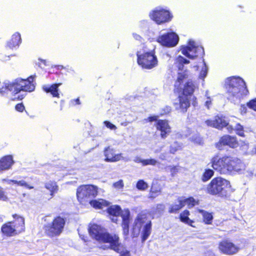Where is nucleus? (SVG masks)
<instances>
[{"label":"nucleus","mask_w":256,"mask_h":256,"mask_svg":"<svg viewBox=\"0 0 256 256\" xmlns=\"http://www.w3.org/2000/svg\"><path fill=\"white\" fill-rule=\"evenodd\" d=\"M132 36L135 40L139 42H142L144 40L143 38L140 34L135 32L132 33Z\"/></svg>","instance_id":"nucleus-47"},{"label":"nucleus","mask_w":256,"mask_h":256,"mask_svg":"<svg viewBox=\"0 0 256 256\" xmlns=\"http://www.w3.org/2000/svg\"><path fill=\"white\" fill-rule=\"evenodd\" d=\"M204 105L208 108H210L212 106V98L210 96H207Z\"/></svg>","instance_id":"nucleus-46"},{"label":"nucleus","mask_w":256,"mask_h":256,"mask_svg":"<svg viewBox=\"0 0 256 256\" xmlns=\"http://www.w3.org/2000/svg\"><path fill=\"white\" fill-rule=\"evenodd\" d=\"M150 18L158 24H161L170 21L172 16L164 9L157 8L150 14Z\"/></svg>","instance_id":"nucleus-15"},{"label":"nucleus","mask_w":256,"mask_h":256,"mask_svg":"<svg viewBox=\"0 0 256 256\" xmlns=\"http://www.w3.org/2000/svg\"><path fill=\"white\" fill-rule=\"evenodd\" d=\"M182 201L184 202V206L186 205H188L189 208L194 206L196 203L195 200L192 198H190L187 199L182 198Z\"/></svg>","instance_id":"nucleus-38"},{"label":"nucleus","mask_w":256,"mask_h":256,"mask_svg":"<svg viewBox=\"0 0 256 256\" xmlns=\"http://www.w3.org/2000/svg\"><path fill=\"white\" fill-rule=\"evenodd\" d=\"M214 172L213 170L206 169L202 177V180L204 182L208 180L214 176Z\"/></svg>","instance_id":"nucleus-33"},{"label":"nucleus","mask_w":256,"mask_h":256,"mask_svg":"<svg viewBox=\"0 0 256 256\" xmlns=\"http://www.w3.org/2000/svg\"><path fill=\"white\" fill-rule=\"evenodd\" d=\"M16 110L18 112H22L24 110V106L22 104H18L16 106Z\"/></svg>","instance_id":"nucleus-50"},{"label":"nucleus","mask_w":256,"mask_h":256,"mask_svg":"<svg viewBox=\"0 0 256 256\" xmlns=\"http://www.w3.org/2000/svg\"><path fill=\"white\" fill-rule=\"evenodd\" d=\"M247 106L250 108L256 111V98L250 100L247 103Z\"/></svg>","instance_id":"nucleus-42"},{"label":"nucleus","mask_w":256,"mask_h":256,"mask_svg":"<svg viewBox=\"0 0 256 256\" xmlns=\"http://www.w3.org/2000/svg\"><path fill=\"white\" fill-rule=\"evenodd\" d=\"M180 50L184 55L192 60L202 58L204 54V48L192 40H190L188 45L182 46Z\"/></svg>","instance_id":"nucleus-11"},{"label":"nucleus","mask_w":256,"mask_h":256,"mask_svg":"<svg viewBox=\"0 0 256 256\" xmlns=\"http://www.w3.org/2000/svg\"><path fill=\"white\" fill-rule=\"evenodd\" d=\"M215 256L213 254L210 253V254H209L208 256Z\"/></svg>","instance_id":"nucleus-61"},{"label":"nucleus","mask_w":256,"mask_h":256,"mask_svg":"<svg viewBox=\"0 0 256 256\" xmlns=\"http://www.w3.org/2000/svg\"><path fill=\"white\" fill-rule=\"evenodd\" d=\"M136 188L141 190H144L148 188V185L143 180H139L136 184Z\"/></svg>","instance_id":"nucleus-39"},{"label":"nucleus","mask_w":256,"mask_h":256,"mask_svg":"<svg viewBox=\"0 0 256 256\" xmlns=\"http://www.w3.org/2000/svg\"><path fill=\"white\" fill-rule=\"evenodd\" d=\"M57 68H58V70H62V69H63V68H64V67L63 66H62V65H58L57 66Z\"/></svg>","instance_id":"nucleus-57"},{"label":"nucleus","mask_w":256,"mask_h":256,"mask_svg":"<svg viewBox=\"0 0 256 256\" xmlns=\"http://www.w3.org/2000/svg\"><path fill=\"white\" fill-rule=\"evenodd\" d=\"M166 109H167V112H170V107H167V108H166Z\"/></svg>","instance_id":"nucleus-60"},{"label":"nucleus","mask_w":256,"mask_h":256,"mask_svg":"<svg viewBox=\"0 0 256 256\" xmlns=\"http://www.w3.org/2000/svg\"><path fill=\"white\" fill-rule=\"evenodd\" d=\"M178 204H172L170 206L168 210V212L170 213H176L184 206V204L182 198H178Z\"/></svg>","instance_id":"nucleus-29"},{"label":"nucleus","mask_w":256,"mask_h":256,"mask_svg":"<svg viewBox=\"0 0 256 256\" xmlns=\"http://www.w3.org/2000/svg\"><path fill=\"white\" fill-rule=\"evenodd\" d=\"M220 145L228 146L231 148H234L238 146V143L236 136L226 135L220 138L218 144H217L219 149H221Z\"/></svg>","instance_id":"nucleus-17"},{"label":"nucleus","mask_w":256,"mask_h":256,"mask_svg":"<svg viewBox=\"0 0 256 256\" xmlns=\"http://www.w3.org/2000/svg\"><path fill=\"white\" fill-rule=\"evenodd\" d=\"M2 231L3 234L8 236H13L18 234L12 226V223L10 222L3 225L2 228Z\"/></svg>","instance_id":"nucleus-27"},{"label":"nucleus","mask_w":256,"mask_h":256,"mask_svg":"<svg viewBox=\"0 0 256 256\" xmlns=\"http://www.w3.org/2000/svg\"><path fill=\"white\" fill-rule=\"evenodd\" d=\"M134 162L136 163H142L143 165V161L144 160L142 159L139 156H136L134 159Z\"/></svg>","instance_id":"nucleus-52"},{"label":"nucleus","mask_w":256,"mask_h":256,"mask_svg":"<svg viewBox=\"0 0 256 256\" xmlns=\"http://www.w3.org/2000/svg\"><path fill=\"white\" fill-rule=\"evenodd\" d=\"M240 110L242 114H246V107L244 105L241 106Z\"/></svg>","instance_id":"nucleus-53"},{"label":"nucleus","mask_w":256,"mask_h":256,"mask_svg":"<svg viewBox=\"0 0 256 256\" xmlns=\"http://www.w3.org/2000/svg\"><path fill=\"white\" fill-rule=\"evenodd\" d=\"M192 141L198 144H200L202 142V138L198 135H196L190 138Z\"/></svg>","instance_id":"nucleus-43"},{"label":"nucleus","mask_w":256,"mask_h":256,"mask_svg":"<svg viewBox=\"0 0 256 256\" xmlns=\"http://www.w3.org/2000/svg\"><path fill=\"white\" fill-rule=\"evenodd\" d=\"M228 98L234 104H238L246 96L248 91L245 82L239 76H233L226 80Z\"/></svg>","instance_id":"nucleus-4"},{"label":"nucleus","mask_w":256,"mask_h":256,"mask_svg":"<svg viewBox=\"0 0 256 256\" xmlns=\"http://www.w3.org/2000/svg\"><path fill=\"white\" fill-rule=\"evenodd\" d=\"M219 250L226 255H234L239 251V248L228 240H224L219 243Z\"/></svg>","instance_id":"nucleus-16"},{"label":"nucleus","mask_w":256,"mask_h":256,"mask_svg":"<svg viewBox=\"0 0 256 256\" xmlns=\"http://www.w3.org/2000/svg\"><path fill=\"white\" fill-rule=\"evenodd\" d=\"M90 236L100 243L106 244L100 248L104 250L109 248L110 244H112L117 239L118 236L110 234L106 230L100 225L90 224L88 228Z\"/></svg>","instance_id":"nucleus-6"},{"label":"nucleus","mask_w":256,"mask_h":256,"mask_svg":"<svg viewBox=\"0 0 256 256\" xmlns=\"http://www.w3.org/2000/svg\"><path fill=\"white\" fill-rule=\"evenodd\" d=\"M104 124L108 128L112 130H115L116 129V126L108 121H104Z\"/></svg>","instance_id":"nucleus-44"},{"label":"nucleus","mask_w":256,"mask_h":256,"mask_svg":"<svg viewBox=\"0 0 256 256\" xmlns=\"http://www.w3.org/2000/svg\"><path fill=\"white\" fill-rule=\"evenodd\" d=\"M190 215V212L188 210H185L182 212L180 216V221L186 224L192 226H194L192 224L194 222L193 220L190 219L188 216Z\"/></svg>","instance_id":"nucleus-30"},{"label":"nucleus","mask_w":256,"mask_h":256,"mask_svg":"<svg viewBox=\"0 0 256 256\" xmlns=\"http://www.w3.org/2000/svg\"><path fill=\"white\" fill-rule=\"evenodd\" d=\"M109 248L120 254V256H130V252L119 242L118 236L116 241L110 244Z\"/></svg>","instance_id":"nucleus-20"},{"label":"nucleus","mask_w":256,"mask_h":256,"mask_svg":"<svg viewBox=\"0 0 256 256\" xmlns=\"http://www.w3.org/2000/svg\"><path fill=\"white\" fill-rule=\"evenodd\" d=\"M98 194V189L92 185H84L78 187L77 189L76 196L78 200L83 204L89 203L96 208L102 209L108 206L110 203L103 200H92Z\"/></svg>","instance_id":"nucleus-5"},{"label":"nucleus","mask_w":256,"mask_h":256,"mask_svg":"<svg viewBox=\"0 0 256 256\" xmlns=\"http://www.w3.org/2000/svg\"><path fill=\"white\" fill-rule=\"evenodd\" d=\"M105 161L107 162H116L120 160L122 158L121 154H116L114 149L108 146L104 150Z\"/></svg>","instance_id":"nucleus-19"},{"label":"nucleus","mask_w":256,"mask_h":256,"mask_svg":"<svg viewBox=\"0 0 256 256\" xmlns=\"http://www.w3.org/2000/svg\"><path fill=\"white\" fill-rule=\"evenodd\" d=\"M157 163H158V162L155 159H153V158L146 159V160H144L143 166H148V165L156 166Z\"/></svg>","instance_id":"nucleus-40"},{"label":"nucleus","mask_w":256,"mask_h":256,"mask_svg":"<svg viewBox=\"0 0 256 256\" xmlns=\"http://www.w3.org/2000/svg\"><path fill=\"white\" fill-rule=\"evenodd\" d=\"M256 154V146H253L251 148L248 152H247V155L254 156Z\"/></svg>","instance_id":"nucleus-48"},{"label":"nucleus","mask_w":256,"mask_h":256,"mask_svg":"<svg viewBox=\"0 0 256 256\" xmlns=\"http://www.w3.org/2000/svg\"><path fill=\"white\" fill-rule=\"evenodd\" d=\"M182 168L179 166H168V169L171 172L172 176H174L178 172H180Z\"/></svg>","instance_id":"nucleus-37"},{"label":"nucleus","mask_w":256,"mask_h":256,"mask_svg":"<svg viewBox=\"0 0 256 256\" xmlns=\"http://www.w3.org/2000/svg\"><path fill=\"white\" fill-rule=\"evenodd\" d=\"M212 166L221 174H242L246 170L245 164L239 158L224 156H214L211 160Z\"/></svg>","instance_id":"nucleus-3"},{"label":"nucleus","mask_w":256,"mask_h":256,"mask_svg":"<svg viewBox=\"0 0 256 256\" xmlns=\"http://www.w3.org/2000/svg\"><path fill=\"white\" fill-rule=\"evenodd\" d=\"M164 206L162 204H158L156 208V212H158V216L160 215L164 210Z\"/></svg>","instance_id":"nucleus-49"},{"label":"nucleus","mask_w":256,"mask_h":256,"mask_svg":"<svg viewBox=\"0 0 256 256\" xmlns=\"http://www.w3.org/2000/svg\"><path fill=\"white\" fill-rule=\"evenodd\" d=\"M7 196L5 194L3 190V188L0 186V200H6Z\"/></svg>","instance_id":"nucleus-45"},{"label":"nucleus","mask_w":256,"mask_h":256,"mask_svg":"<svg viewBox=\"0 0 256 256\" xmlns=\"http://www.w3.org/2000/svg\"><path fill=\"white\" fill-rule=\"evenodd\" d=\"M160 192V188H156L154 186H152L150 192L149 194V198H154L158 196Z\"/></svg>","instance_id":"nucleus-35"},{"label":"nucleus","mask_w":256,"mask_h":256,"mask_svg":"<svg viewBox=\"0 0 256 256\" xmlns=\"http://www.w3.org/2000/svg\"><path fill=\"white\" fill-rule=\"evenodd\" d=\"M38 60L41 61L44 64V66H48L49 65L48 64V62L45 60H42V59L39 58Z\"/></svg>","instance_id":"nucleus-55"},{"label":"nucleus","mask_w":256,"mask_h":256,"mask_svg":"<svg viewBox=\"0 0 256 256\" xmlns=\"http://www.w3.org/2000/svg\"><path fill=\"white\" fill-rule=\"evenodd\" d=\"M198 212L202 214L203 217L204 222L206 224H210L212 220V216L210 213H209L204 210H199Z\"/></svg>","instance_id":"nucleus-32"},{"label":"nucleus","mask_w":256,"mask_h":256,"mask_svg":"<svg viewBox=\"0 0 256 256\" xmlns=\"http://www.w3.org/2000/svg\"><path fill=\"white\" fill-rule=\"evenodd\" d=\"M178 36L174 32H170L166 34L160 32L157 38V42L162 46L171 48L175 46L178 42Z\"/></svg>","instance_id":"nucleus-13"},{"label":"nucleus","mask_w":256,"mask_h":256,"mask_svg":"<svg viewBox=\"0 0 256 256\" xmlns=\"http://www.w3.org/2000/svg\"><path fill=\"white\" fill-rule=\"evenodd\" d=\"M2 184L6 183L8 184H10V185L16 184L18 186L24 187L29 190L33 189L34 188V187L32 186L30 184H28L27 182H26L24 180H17L3 178L2 180Z\"/></svg>","instance_id":"nucleus-24"},{"label":"nucleus","mask_w":256,"mask_h":256,"mask_svg":"<svg viewBox=\"0 0 256 256\" xmlns=\"http://www.w3.org/2000/svg\"><path fill=\"white\" fill-rule=\"evenodd\" d=\"M108 213L112 216V220L116 223L118 216H120L122 220V228L123 233L127 236L129 233V224L130 212L128 209L122 210L120 207L117 205L112 206L108 208Z\"/></svg>","instance_id":"nucleus-9"},{"label":"nucleus","mask_w":256,"mask_h":256,"mask_svg":"<svg viewBox=\"0 0 256 256\" xmlns=\"http://www.w3.org/2000/svg\"><path fill=\"white\" fill-rule=\"evenodd\" d=\"M72 102H76V104H80V99L78 98L76 100H73Z\"/></svg>","instance_id":"nucleus-56"},{"label":"nucleus","mask_w":256,"mask_h":256,"mask_svg":"<svg viewBox=\"0 0 256 256\" xmlns=\"http://www.w3.org/2000/svg\"><path fill=\"white\" fill-rule=\"evenodd\" d=\"M44 187L50 192V195L52 198L54 194L58 192V186L56 182L54 181H49L45 183Z\"/></svg>","instance_id":"nucleus-28"},{"label":"nucleus","mask_w":256,"mask_h":256,"mask_svg":"<svg viewBox=\"0 0 256 256\" xmlns=\"http://www.w3.org/2000/svg\"><path fill=\"white\" fill-rule=\"evenodd\" d=\"M182 144L177 142H174L170 146V151L171 154H174L178 150H182Z\"/></svg>","instance_id":"nucleus-34"},{"label":"nucleus","mask_w":256,"mask_h":256,"mask_svg":"<svg viewBox=\"0 0 256 256\" xmlns=\"http://www.w3.org/2000/svg\"><path fill=\"white\" fill-rule=\"evenodd\" d=\"M206 124L218 129H222L224 126L229 125L228 120L224 116H216L212 120H208L206 121Z\"/></svg>","instance_id":"nucleus-18"},{"label":"nucleus","mask_w":256,"mask_h":256,"mask_svg":"<svg viewBox=\"0 0 256 256\" xmlns=\"http://www.w3.org/2000/svg\"><path fill=\"white\" fill-rule=\"evenodd\" d=\"M137 62L143 68L150 70L158 64V60L154 50H148L142 46L136 52Z\"/></svg>","instance_id":"nucleus-7"},{"label":"nucleus","mask_w":256,"mask_h":256,"mask_svg":"<svg viewBox=\"0 0 256 256\" xmlns=\"http://www.w3.org/2000/svg\"><path fill=\"white\" fill-rule=\"evenodd\" d=\"M244 170H245L242 174H245L246 176L251 177L254 174V173L252 170H248L245 172H244Z\"/></svg>","instance_id":"nucleus-51"},{"label":"nucleus","mask_w":256,"mask_h":256,"mask_svg":"<svg viewBox=\"0 0 256 256\" xmlns=\"http://www.w3.org/2000/svg\"><path fill=\"white\" fill-rule=\"evenodd\" d=\"M160 158L162 160H164L165 156H164V154H161L160 156Z\"/></svg>","instance_id":"nucleus-58"},{"label":"nucleus","mask_w":256,"mask_h":256,"mask_svg":"<svg viewBox=\"0 0 256 256\" xmlns=\"http://www.w3.org/2000/svg\"><path fill=\"white\" fill-rule=\"evenodd\" d=\"M230 188L229 181L221 177H217L212 179L208 185L206 192L210 194L226 196Z\"/></svg>","instance_id":"nucleus-8"},{"label":"nucleus","mask_w":256,"mask_h":256,"mask_svg":"<svg viewBox=\"0 0 256 256\" xmlns=\"http://www.w3.org/2000/svg\"><path fill=\"white\" fill-rule=\"evenodd\" d=\"M207 94H208V92H206V96H207Z\"/></svg>","instance_id":"nucleus-62"},{"label":"nucleus","mask_w":256,"mask_h":256,"mask_svg":"<svg viewBox=\"0 0 256 256\" xmlns=\"http://www.w3.org/2000/svg\"><path fill=\"white\" fill-rule=\"evenodd\" d=\"M80 237L81 238L82 240H84V242H86V240L85 238H86V236H84L80 235Z\"/></svg>","instance_id":"nucleus-59"},{"label":"nucleus","mask_w":256,"mask_h":256,"mask_svg":"<svg viewBox=\"0 0 256 256\" xmlns=\"http://www.w3.org/2000/svg\"><path fill=\"white\" fill-rule=\"evenodd\" d=\"M61 84V83L54 84L52 85L46 84L44 85L42 88L44 91L46 93H50L54 97L59 98L58 88Z\"/></svg>","instance_id":"nucleus-25"},{"label":"nucleus","mask_w":256,"mask_h":256,"mask_svg":"<svg viewBox=\"0 0 256 256\" xmlns=\"http://www.w3.org/2000/svg\"><path fill=\"white\" fill-rule=\"evenodd\" d=\"M240 150L244 154L247 155V152H248L250 150L248 143L244 141L241 142Z\"/></svg>","instance_id":"nucleus-36"},{"label":"nucleus","mask_w":256,"mask_h":256,"mask_svg":"<svg viewBox=\"0 0 256 256\" xmlns=\"http://www.w3.org/2000/svg\"><path fill=\"white\" fill-rule=\"evenodd\" d=\"M200 70L199 74V78L204 80V78L207 76L208 70V67L206 64L204 59L202 60V65L200 66Z\"/></svg>","instance_id":"nucleus-31"},{"label":"nucleus","mask_w":256,"mask_h":256,"mask_svg":"<svg viewBox=\"0 0 256 256\" xmlns=\"http://www.w3.org/2000/svg\"><path fill=\"white\" fill-rule=\"evenodd\" d=\"M14 163L12 156L8 155L2 157L0 159V172L11 168Z\"/></svg>","instance_id":"nucleus-22"},{"label":"nucleus","mask_w":256,"mask_h":256,"mask_svg":"<svg viewBox=\"0 0 256 256\" xmlns=\"http://www.w3.org/2000/svg\"><path fill=\"white\" fill-rule=\"evenodd\" d=\"M227 130L230 133L234 130L238 135L242 137L245 136L244 127L239 123L236 124L235 125L229 124L227 127Z\"/></svg>","instance_id":"nucleus-26"},{"label":"nucleus","mask_w":256,"mask_h":256,"mask_svg":"<svg viewBox=\"0 0 256 256\" xmlns=\"http://www.w3.org/2000/svg\"><path fill=\"white\" fill-rule=\"evenodd\" d=\"M34 77L30 76L26 79L18 78L11 82H4L0 87V96L12 100H22L26 96V92L34 91Z\"/></svg>","instance_id":"nucleus-2"},{"label":"nucleus","mask_w":256,"mask_h":256,"mask_svg":"<svg viewBox=\"0 0 256 256\" xmlns=\"http://www.w3.org/2000/svg\"><path fill=\"white\" fill-rule=\"evenodd\" d=\"M13 217L14 220L10 222L12 223V226L14 228L15 232L18 234L24 230V218L16 214L14 215Z\"/></svg>","instance_id":"nucleus-23"},{"label":"nucleus","mask_w":256,"mask_h":256,"mask_svg":"<svg viewBox=\"0 0 256 256\" xmlns=\"http://www.w3.org/2000/svg\"><path fill=\"white\" fill-rule=\"evenodd\" d=\"M186 131L187 132V133L186 134H184V135H182V136L183 137V136H184V137H188V136L190 135V128H186Z\"/></svg>","instance_id":"nucleus-54"},{"label":"nucleus","mask_w":256,"mask_h":256,"mask_svg":"<svg viewBox=\"0 0 256 256\" xmlns=\"http://www.w3.org/2000/svg\"><path fill=\"white\" fill-rule=\"evenodd\" d=\"M152 224L150 221H147L144 215L140 214L136 219L132 228V234L134 237H138L142 228V241L144 242L151 232Z\"/></svg>","instance_id":"nucleus-10"},{"label":"nucleus","mask_w":256,"mask_h":256,"mask_svg":"<svg viewBox=\"0 0 256 256\" xmlns=\"http://www.w3.org/2000/svg\"><path fill=\"white\" fill-rule=\"evenodd\" d=\"M112 186L116 190L122 189L124 186L122 180H120L116 182H114L112 184Z\"/></svg>","instance_id":"nucleus-41"},{"label":"nucleus","mask_w":256,"mask_h":256,"mask_svg":"<svg viewBox=\"0 0 256 256\" xmlns=\"http://www.w3.org/2000/svg\"><path fill=\"white\" fill-rule=\"evenodd\" d=\"M190 61L182 56H179L176 60L175 64L178 68L180 72H178L176 81L175 82V87L182 90V94L178 98V102L174 104L175 108L182 112H186L190 106L189 96L194 92L196 86L192 80H188L184 85L182 83L186 80L190 72L188 70L182 71L184 64H188Z\"/></svg>","instance_id":"nucleus-1"},{"label":"nucleus","mask_w":256,"mask_h":256,"mask_svg":"<svg viewBox=\"0 0 256 256\" xmlns=\"http://www.w3.org/2000/svg\"><path fill=\"white\" fill-rule=\"evenodd\" d=\"M22 43L20 34L18 32H14L6 43V46L10 49H17Z\"/></svg>","instance_id":"nucleus-21"},{"label":"nucleus","mask_w":256,"mask_h":256,"mask_svg":"<svg viewBox=\"0 0 256 256\" xmlns=\"http://www.w3.org/2000/svg\"><path fill=\"white\" fill-rule=\"evenodd\" d=\"M66 221L60 216H57L51 224H48L44 226L46 234L50 237L59 236L63 231Z\"/></svg>","instance_id":"nucleus-12"},{"label":"nucleus","mask_w":256,"mask_h":256,"mask_svg":"<svg viewBox=\"0 0 256 256\" xmlns=\"http://www.w3.org/2000/svg\"><path fill=\"white\" fill-rule=\"evenodd\" d=\"M149 122H156L154 124L156 130L160 132V136L162 139H165L171 132V128L166 120H158L157 116H150L148 118Z\"/></svg>","instance_id":"nucleus-14"}]
</instances>
